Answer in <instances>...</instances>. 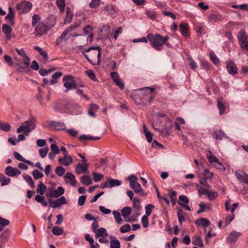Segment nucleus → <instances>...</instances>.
<instances>
[{"instance_id":"obj_1","label":"nucleus","mask_w":248,"mask_h":248,"mask_svg":"<svg viewBox=\"0 0 248 248\" xmlns=\"http://www.w3.org/2000/svg\"><path fill=\"white\" fill-rule=\"evenodd\" d=\"M35 126L36 120L33 117L24 122L16 130L18 133L23 132V134H19L18 136L17 142L24 140L25 136H28L30 133L35 128Z\"/></svg>"},{"instance_id":"obj_2","label":"nucleus","mask_w":248,"mask_h":248,"mask_svg":"<svg viewBox=\"0 0 248 248\" xmlns=\"http://www.w3.org/2000/svg\"><path fill=\"white\" fill-rule=\"evenodd\" d=\"M147 38L151 46L157 50H162L163 45L165 44L169 39L168 36L166 35L163 37L158 33L154 35L151 33L147 35Z\"/></svg>"},{"instance_id":"obj_3","label":"nucleus","mask_w":248,"mask_h":248,"mask_svg":"<svg viewBox=\"0 0 248 248\" xmlns=\"http://www.w3.org/2000/svg\"><path fill=\"white\" fill-rule=\"evenodd\" d=\"M129 182L130 187L136 193H140L141 195L144 196L146 194L145 193L141 185L137 182L138 178L134 174H131L127 177Z\"/></svg>"},{"instance_id":"obj_4","label":"nucleus","mask_w":248,"mask_h":248,"mask_svg":"<svg viewBox=\"0 0 248 248\" xmlns=\"http://www.w3.org/2000/svg\"><path fill=\"white\" fill-rule=\"evenodd\" d=\"M84 55L89 62H92L93 58L96 56L98 59V62H99V58L101 56V48L99 46L90 47L85 51Z\"/></svg>"},{"instance_id":"obj_5","label":"nucleus","mask_w":248,"mask_h":248,"mask_svg":"<svg viewBox=\"0 0 248 248\" xmlns=\"http://www.w3.org/2000/svg\"><path fill=\"white\" fill-rule=\"evenodd\" d=\"M237 39L241 48L248 51V36L246 33L244 31H240L237 34Z\"/></svg>"},{"instance_id":"obj_6","label":"nucleus","mask_w":248,"mask_h":248,"mask_svg":"<svg viewBox=\"0 0 248 248\" xmlns=\"http://www.w3.org/2000/svg\"><path fill=\"white\" fill-rule=\"evenodd\" d=\"M196 188L199 195L205 194L211 201L215 200L218 195L217 192L209 191L208 188H204L203 187H200L198 185L196 186Z\"/></svg>"},{"instance_id":"obj_7","label":"nucleus","mask_w":248,"mask_h":248,"mask_svg":"<svg viewBox=\"0 0 248 248\" xmlns=\"http://www.w3.org/2000/svg\"><path fill=\"white\" fill-rule=\"evenodd\" d=\"M55 22L48 25H46L44 22L39 23L35 27L36 36H41L46 32V31L49 30L50 28L54 25Z\"/></svg>"},{"instance_id":"obj_8","label":"nucleus","mask_w":248,"mask_h":248,"mask_svg":"<svg viewBox=\"0 0 248 248\" xmlns=\"http://www.w3.org/2000/svg\"><path fill=\"white\" fill-rule=\"evenodd\" d=\"M64 86L66 88L65 92L69 90L77 88V84L74 80V77L71 75H68L63 78Z\"/></svg>"},{"instance_id":"obj_9","label":"nucleus","mask_w":248,"mask_h":248,"mask_svg":"<svg viewBox=\"0 0 248 248\" xmlns=\"http://www.w3.org/2000/svg\"><path fill=\"white\" fill-rule=\"evenodd\" d=\"M32 6V3L31 2L26 1L17 4L16 8L18 10L20 11V14H26L31 10Z\"/></svg>"},{"instance_id":"obj_10","label":"nucleus","mask_w":248,"mask_h":248,"mask_svg":"<svg viewBox=\"0 0 248 248\" xmlns=\"http://www.w3.org/2000/svg\"><path fill=\"white\" fill-rule=\"evenodd\" d=\"M122 184L121 181L118 179L108 178L107 181L101 186L102 188L107 187L111 188L116 186H119Z\"/></svg>"},{"instance_id":"obj_11","label":"nucleus","mask_w":248,"mask_h":248,"mask_svg":"<svg viewBox=\"0 0 248 248\" xmlns=\"http://www.w3.org/2000/svg\"><path fill=\"white\" fill-rule=\"evenodd\" d=\"M18 71L24 74H28L30 71L31 63H15Z\"/></svg>"},{"instance_id":"obj_12","label":"nucleus","mask_w":248,"mask_h":248,"mask_svg":"<svg viewBox=\"0 0 248 248\" xmlns=\"http://www.w3.org/2000/svg\"><path fill=\"white\" fill-rule=\"evenodd\" d=\"M64 179L65 183L70 184L72 186L76 185V180L75 176L71 172H67L64 176Z\"/></svg>"},{"instance_id":"obj_13","label":"nucleus","mask_w":248,"mask_h":248,"mask_svg":"<svg viewBox=\"0 0 248 248\" xmlns=\"http://www.w3.org/2000/svg\"><path fill=\"white\" fill-rule=\"evenodd\" d=\"M5 173L9 176L15 177L16 175H20L21 172L17 169L13 168L11 166H7L5 169Z\"/></svg>"},{"instance_id":"obj_14","label":"nucleus","mask_w":248,"mask_h":248,"mask_svg":"<svg viewBox=\"0 0 248 248\" xmlns=\"http://www.w3.org/2000/svg\"><path fill=\"white\" fill-rule=\"evenodd\" d=\"M63 155L64 156L63 157L59 158L58 162L61 164L68 166L72 163L73 159L71 156L66 153H63Z\"/></svg>"},{"instance_id":"obj_15","label":"nucleus","mask_w":248,"mask_h":248,"mask_svg":"<svg viewBox=\"0 0 248 248\" xmlns=\"http://www.w3.org/2000/svg\"><path fill=\"white\" fill-rule=\"evenodd\" d=\"M66 203V200L64 196H61L60 198L50 203V206L53 208L60 207L61 205Z\"/></svg>"},{"instance_id":"obj_16","label":"nucleus","mask_w":248,"mask_h":248,"mask_svg":"<svg viewBox=\"0 0 248 248\" xmlns=\"http://www.w3.org/2000/svg\"><path fill=\"white\" fill-rule=\"evenodd\" d=\"M235 175L240 181L248 184V175L244 172L240 170H237L235 171Z\"/></svg>"},{"instance_id":"obj_17","label":"nucleus","mask_w":248,"mask_h":248,"mask_svg":"<svg viewBox=\"0 0 248 248\" xmlns=\"http://www.w3.org/2000/svg\"><path fill=\"white\" fill-rule=\"evenodd\" d=\"M8 10L9 13L5 16V19L11 25L13 26L15 24L14 19L15 17V13L14 9L11 7L8 8Z\"/></svg>"},{"instance_id":"obj_18","label":"nucleus","mask_w":248,"mask_h":248,"mask_svg":"<svg viewBox=\"0 0 248 248\" xmlns=\"http://www.w3.org/2000/svg\"><path fill=\"white\" fill-rule=\"evenodd\" d=\"M49 125L51 127H52L55 130H66V125L64 123L51 121L49 123Z\"/></svg>"},{"instance_id":"obj_19","label":"nucleus","mask_w":248,"mask_h":248,"mask_svg":"<svg viewBox=\"0 0 248 248\" xmlns=\"http://www.w3.org/2000/svg\"><path fill=\"white\" fill-rule=\"evenodd\" d=\"M88 164L87 163H78L76 166L75 171L77 173L80 174L86 172L88 170Z\"/></svg>"},{"instance_id":"obj_20","label":"nucleus","mask_w":248,"mask_h":248,"mask_svg":"<svg viewBox=\"0 0 248 248\" xmlns=\"http://www.w3.org/2000/svg\"><path fill=\"white\" fill-rule=\"evenodd\" d=\"M209 162L213 164L215 167L218 169H221L223 168V170H225L224 167L218 161L217 157L213 155L211 157L208 159Z\"/></svg>"},{"instance_id":"obj_21","label":"nucleus","mask_w":248,"mask_h":248,"mask_svg":"<svg viewBox=\"0 0 248 248\" xmlns=\"http://www.w3.org/2000/svg\"><path fill=\"white\" fill-rule=\"evenodd\" d=\"M208 19L212 22H218L222 20V16L218 13H213L207 16Z\"/></svg>"},{"instance_id":"obj_22","label":"nucleus","mask_w":248,"mask_h":248,"mask_svg":"<svg viewBox=\"0 0 248 248\" xmlns=\"http://www.w3.org/2000/svg\"><path fill=\"white\" fill-rule=\"evenodd\" d=\"M64 193V189L62 186L58 187L57 189L52 190L50 192V196L51 197L58 198L61 196Z\"/></svg>"},{"instance_id":"obj_23","label":"nucleus","mask_w":248,"mask_h":248,"mask_svg":"<svg viewBox=\"0 0 248 248\" xmlns=\"http://www.w3.org/2000/svg\"><path fill=\"white\" fill-rule=\"evenodd\" d=\"M73 31L71 26L66 28L64 31L62 33L61 36L58 38L56 40V43L57 44H60L63 39H64L67 35H68L70 32Z\"/></svg>"},{"instance_id":"obj_24","label":"nucleus","mask_w":248,"mask_h":248,"mask_svg":"<svg viewBox=\"0 0 248 248\" xmlns=\"http://www.w3.org/2000/svg\"><path fill=\"white\" fill-rule=\"evenodd\" d=\"M241 232L233 231L228 236L227 240L231 243H234L236 241L238 238L241 235Z\"/></svg>"},{"instance_id":"obj_25","label":"nucleus","mask_w":248,"mask_h":248,"mask_svg":"<svg viewBox=\"0 0 248 248\" xmlns=\"http://www.w3.org/2000/svg\"><path fill=\"white\" fill-rule=\"evenodd\" d=\"M66 10V14L64 19V24H69L73 19V14L71 12L70 8L67 7Z\"/></svg>"},{"instance_id":"obj_26","label":"nucleus","mask_w":248,"mask_h":248,"mask_svg":"<svg viewBox=\"0 0 248 248\" xmlns=\"http://www.w3.org/2000/svg\"><path fill=\"white\" fill-rule=\"evenodd\" d=\"M108 233L107 232V230L104 228H100L97 229L95 232V236L96 238H99L100 237H105L108 236Z\"/></svg>"},{"instance_id":"obj_27","label":"nucleus","mask_w":248,"mask_h":248,"mask_svg":"<svg viewBox=\"0 0 248 248\" xmlns=\"http://www.w3.org/2000/svg\"><path fill=\"white\" fill-rule=\"evenodd\" d=\"M132 212V208L130 207H124L121 210L122 215L125 218V221L129 222V219H127L126 217Z\"/></svg>"},{"instance_id":"obj_28","label":"nucleus","mask_w":248,"mask_h":248,"mask_svg":"<svg viewBox=\"0 0 248 248\" xmlns=\"http://www.w3.org/2000/svg\"><path fill=\"white\" fill-rule=\"evenodd\" d=\"M16 51L19 55L21 56L23 62H30V59L29 57L26 54L23 49L16 48Z\"/></svg>"},{"instance_id":"obj_29","label":"nucleus","mask_w":248,"mask_h":248,"mask_svg":"<svg viewBox=\"0 0 248 248\" xmlns=\"http://www.w3.org/2000/svg\"><path fill=\"white\" fill-rule=\"evenodd\" d=\"M227 69L228 72L232 75H234L237 73V68L234 63H227Z\"/></svg>"},{"instance_id":"obj_30","label":"nucleus","mask_w":248,"mask_h":248,"mask_svg":"<svg viewBox=\"0 0 248 248\" xmlns=\"http://www.w3.org/2000/svg\"><path fill=\"white\" fill-rule=\"evenodd\" d=\"M15 158L18 161L26 163L29 165L33 166V164L29 160L25 159L19 153L16 152H14Z\"/></svg>"},{"instance_id":"obj_31","label":"nucleus","mask_w":248,"mask_h":248,"mask_svg":"<svg viewBox=\"0 0 248 248\" xmlns=\"http://www.w3.org/2000/svg\"><path fill=\"white\" fill-rule=\"evenodd\" d=\"M110 248H121L120 242L116 239L115 237L110 236Z\"/></svg>"},{"instance_id":"obj_32","label":"nucleus","mask_w":248,"mask_h":248,"mask_svg":"<svg viewBox=\"0 0 248 248\" xmlns=\"http://www.w3.org/2000/svg\"><path fill=\"white\" fill-rule=\"evenodd\" d=\"M192 243L193 245L202 248L203 246L202 240L200 237L195 236L192 239Z\"/></svg>"},{"instance_id":"obj_33","label":"nucleus","mask_w":248,"mask_h":248,"mask_svg":"<svg viewBox=\"0 0 248 248\" xmlns=\"http://www.w3.org/2000/svg\"><path fill=\"white\" fill-rule=\"evenodd\" d=\"M143 131L147 141L151 143L152 141V134L147 128L145 125H143Z\"/></svg>"},{"instance_id":"obj_34","label":"nucleus","mask_w":248,"mask_h":248,"mask_svg":"<svg viewBox=\"0 0 248 248\" xmlns=\"http://www.w3.org/2000/svg\"><path fill=\"white\" fill-rule=\"evenodd\" d=\"M80 180L82 184L86 186L90 185L92 183V180L88 175H84L81 177Z\"/></svg>"},{"instance_id":"obj_35","label":"nucleus","mask_w":248,"mask_h":248,"mask_svg":"<svg viewBox=\"0 0 248 248\" xmlns=\"http://www.w3.org/2000/svg\"><path fill=\"white\" fill-rule=\"evenodd\" d=\"M100 139V137H93L89 135H86L84 134L81 135L79 137V140H95Z\"/></svg>"},{"instance_id":"obj_36","label":"nucleus","mask_w":248,"mask_h":248,"mask_svg":"<svg viewBox=\"0 0 248 248\" xmlns=\"http://www.w3.org/2000/svg\"><path fill=\"white\" fill-rule=\"evenodd\" d=\"M196 223L197 224L202 225L203 227L205 228V231L206 232V229L205 228L209 225L210 222L208 219L205 218H202L200 219L198 221L196 222Z\"/></svg>"},{"instance_id":"obj_37","label":"nucleus","mask_w":248,"mask_h":248,"mask_svg":"<svg viewBox=\"0 0 248 248\" xmlns=\"http://www.w3.org/2000/svg\"><path fill=\"white\" fill-rule=\"evenodd\" d=\"M22 176L23 178L25 179V180L29 184V185L31 188L34 187V183L33 182L32 179L30 175L27 174H23L22 175Z\"/></svg>"},{"instance_id":"obj_38","label":"nucleus","mask_w":248,"mask_h":248,"mask_svg":"<svg viewBox=\"0 0 248 248\" xmlns=\"http://www.w3.org/2000/svg\"><path fill=\"white\" fill-rule=\"evenodd\" d=\"M46 189V186L42 182L37 186L36 192L40 195H43Z\"/></svg>"},{"instance_id":"obj_39","label":"nucleus","mask_w":248,"mask_h":248,"mask_svg":"<svg viewBox=\"0 0 248 248\" xmlns=\"http://www.w3.org/2000/svg\"><path fill=\"white\" fill-rule=\"evenodd\" d=\"M180 31L181 33L184 36H187L188 34V28L186 23L183 22L180 25Z\"/></svg>"},{"instance_id":"obj_40","label":"nucleus","mask_w":248,"mask_h":248,"mask_svg":"<svg viewBox=\"0 0 248 248\" xmlns=\"http://www.w3.org/2000/svg\"><path fill=\"white\" fill-rule=\"evenodd\" d=\"M41 22V17L39 15L37 14H34L33 15L32 17V26L35 27L39 23H42Z\"/></svg>"},{"instance_id":"obj_41","label":"nucleus","mask_w":248,"mask_h":248,"mask_svg":"<svg viewBox=\"0 0 248 248\" xmlns=\"http://www.w3.org/2000/svg\"><path fill=\"white\" fill-rule=\"evenodd\" d=\"M140 91L143 92L146 95H149V98L152 97V94L154 91V88L150 87H145L139 89Z\"/></svg>"},{"instance_id":"obj_42","label":"nucleus","mask_w":248,"mask_h":248,"mask_svg":"<svg viewBox=\"0 0 248 248\" xmlns=\"http://www.w3.org/2000/svg\"><path fill=\"white\" fill-rule=\"evenodd\" d=\"M56 4L59 9L60 13H62L64 11L65 6L64 0H57Z\"/></svg>"},{"instance_id":"obj_43","label":"nucleus","mask_w":248,"mask_h":248,"mask_svg":"<svg viewBox=\"0 0 248 248\" xmlns=\"http://www.w3.org/2000/svg\"><path fill=\"white\" fill-rule=\"evenodd\" d=\"M52 232L55 235H60L62 234L63 230L62 228L56 226L53 227Z\"/></svg>"},{"instance_id":"obj_44","label":"nucleus","mask_w":248,"mask_h":248,"mask_svg":"<svg viewBox=\"0 0 248 248\" xmlns=\"http://www.w3.org/2000/svg\"><path fill=\"white\" fill-rule=\"evenodd\" d=\"M11 181L9 178H6L4 175L0 174V182L1 183V185L4 186L7 185Z\"/></svg>"},{"instance_id":"obj_45","label":"nucleus","mask_w":248,"mask_h":248,"mask_svg":"<svg viewBox=\"0 0 248 248\" xmlns=\"http://www.w3.org/2000/svg\"><path fill=\"white\" fill-rule=\"evenodd\" d=\"M105 10L110 14H115L117 12L116 7L113 5H108L106 6Z\"/></svg>"},{"instance_id":"obj_46","label":"nucleus","mask_w":248,"mask_h":248,"mask_svg":"<svg viewBox=\"0 0 248 248\" xmlns=\"http://www.w3.org/2000/svg\"><path fill=\"white\" fill-rule=\"evenodd\" d=\"M217 108L219 109V114L221 115L225 112V106L222 102L219 100L217 101Z\"/></svg>"},{"instance_id":"obj_47","label":"nucleus","mask_w":248,"mask_h":248,"mask_svg":"<svg viewBox=\"0 0 248 248\" xmlns=\"http://www.w3.org/2000/svg\"><path fill=\"white\" fill-rule=\"evenodd\" d=\"M178 221L180 224L185 220V213L181 210H179L177 212Z\"/></svg>"},{"instance_id":"obj_48","label":"nucleus","mask_w":248,"mask_h":248,"mask_svg":"<svg viewBox=\"0 0 248 248\" xmlns=\"http://www.w3.org/2000/svg\"><path fill=\"white\" fill-rule=\"evenodd\" d=\"M2 31L5 34H9L12 31V28L7 24H3L2 26Z\"/></svg>"},{"instance_id":"obj_49","label":"nucleus","mask_w":248,"mask_h":248,"mask_svg":"<svg viewBox=\"0 0 248 248\" xmlns=\"http://www.w3.org/2000/svg\"><path fill=\"white\" fill-rule=\"evenodd\" d=\"M214 134L217 140H221L225 137V133L221 130L215 131Z\"/></svg>"},{"instance_id":"obj_50","label":"nucleus","mask_w":248,"mask_h":248,"mask_svg":"<svg viewBox=\"0 0 248 248\" xmlns=\"http://www.w3.org/2000/svg\"><path fill=\"white\" fill-rule=\"evenodd\" d=\"M62 76V73L60 72L55 73L52 76V79L50 81L51 84H54L57 82L56 79Z\"/></svg>"},{"instance_id":"obj_51","label":"nucleus","mask_w":248,"mask_h":248,"mask_svg":"<svg viewBox=\"0 0 248 248\" xmlns=\"http://www.w3.org/2000/svg\"><path fill=\"white\" fill-rule=\"evenodd\" d=\"M85 73L90 79L95 81H97V78H96L94 73L93 71L88 69L85 71Z\"/></svg>"},{"instance_id":"obj_52","label":"nucleus","mask_w":248,"mask_h":248,"mask_svg":"<svg viewBox=\"0 0 248 248\" xmlns=\"http://www.w3.org/2000/svg\"><path fill=\"white\" fill-rule=\"evenodd\" d=\"M33 178L35 179H38L43 177V173L38 170H34L32 172Z\"/></svg>"},{"instance_id":"obj_53","label":"nucleus","mask_w":248,"mask_h":248,"mask_svg":"<svg viewBox=\"0 0 248 248\" xmlns=\"http://www.w3.org/2000/svg\"><path fill=\"white\" fill-rule=\"evenodd\" d=\"M133 207L137 210L141 208L140 200L138 198H134L132 201Z\"/></svg>"},{"instance_id":"obj_54","label":"nucleus","mask_w":248,"mask_h":248,"mask_svg":"<svg viewBox=\"0 0 248 248\" xmlns=\"http://www.w3.org/2000/svg\"><path fill=\"white\" fill-rule=\"evenodd\" d=\"M203 175L204 176V179H209L213 177V173L210 172L207 169H205L203 172Z\"/></svg>"},{"instance_id":"obj_55","label":"nucleus","mask_w":248,"mask_h":248,"mask_svg":"<svg viewBox=\"0 0 248 248\" xmlns=\"http://www.w3.org/2000/svg\"><path fill=\"white\" fill-rule=\"evenodd\" d=\"M65 169L61 166L57 167L55 169V172L59 176H62L65 173Z\"/></svg>"},{"instance_id":"obj_56","label":"nucleus","mask_w":248,"mask_h":248,"mask_svg":"<svg viewBox=\"0 0 248 248\" xmlns=\"http://www.w3.org/2000/svg\"><path fill=\"white\" fill-rule=\"evenodd\" d=\"M11 126L10 124L7 123L0 122V129L4 131H9L10 130Z\"/></svg>"},{"instance_id":"obj_57","label":"nucleus","mask_w":248,"mask_h":248,"mask_svg":"<svg viewBox=\"0 0 248 248\" xmlns=\"http://www.w3.org/2000/svg\"><path fill=\"white\" fill-rule=\"evenodd\" d=\"M112 214L114 216V217L116 221L118 223H120L122 220L120 213L119 212L114 210L112 212Z\"/></svg>"},{"instance_id":"obj_58","label":"nucleus","mask_w":248,"mask_h":248,"mask_svg":"<svg viewBox=\"0 0 248 248\" xmlns=\"http://www.w3.org/2000/svg\"><path fill=\"white\" fill-rule=\"evenodd\" d=\"M49 150V149L48 147H45L42 149H40L39 150V153L40 155V156L42 158H44L46 156L48 151Z\"/></svg>"},{"instance_id":"obj_59","label":"nucleus","mask_w":248,"mask_h":248,"mask_svg":"<svg viewBox=\"0 0 248 248\" xmlns=\"http://www.w3.org/2000/svg\"><path fill=\"white\" fill-rule=\"evenodd\" d=\"M155 206L152 204H147L145 207V214L147 217L151 215L152 210L154 208Z\"/></svg>"},{"instance_id":"obj_60","label":"nucleus","mask_w":248,"mask_h":248,"mask_svg":"<svg viewBox=\"0 0 248 248\" xmlns=\"http://www.w3.org/2000/svg\"><path fill=\"white\" fill-rule=\"evenodd\" d=\"M131 230V226L129 224H126L122 226L120 228V231L122 233H125Z\"/></svg>"},{"instance_id":"obj_61","label":"nucleus","mask_w":248,"mask_h":248,"mask_svg":"<svg viewBox=\"0 0 248 248\" xmlns=\"http://www.w3.org/2000/svg\"><path fill=\"white\" fill-rule=\"evenodd\" d=\"M93 180L95 182H99L103 177V175L100 173L93 172Z\"/></svg>"},{"instance_id":"obj_62","label":"nucleus","mask_w":248,"mask_h":248,"mask_svg":"<svg viewBox=\"0 0 248 248\" xmlns=\"http://www.w3.org/2000/svg\"><path fill=\"white\" fill-rule=\"evenodd\" d=\"M100 4V0H92L90 3V7L92 8H96Z\"/></svg>"},{"instance_id":"obj_63","label":"nucleus","mask_w":248,"mask_h":248,"mask_svg":"<svg viewBox=\"0 0 248 248\" xmlns=\"http://www.w3.org/2000/svg\"><path fill=\"white\" fill-rule=\"evenodd\" d=\"M141 223L144 228H147L149 225L148 218L147 216H143L141 217Z\"/></svg>"},{"instance_id":"obj_64","label":"nucleus","mask_w":248,"mask_h":248,"mask_svg":"<svg viewBox=\"0 0 248 248\" xmlns=\"http://www.w3.org/2000/svg\"><path fill=\"white\" fill-rule=\"evenodd\" d=\"M210 60L212 62H219V60L216 54L213 51H211L209 54Z\"/></svg>"}]
</instances>
